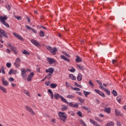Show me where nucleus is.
<instances>
[{
  "label": "nucleus",
  "instance_id": "obj_1",
  "mask_svg": "<svg viewBox=\"0 0 126 126\" xmlns=\"http://www.w3.org/2000/svg\"><path fill=\"white\" fill-rule=\"evenodd\" d=\"M58 116H60V119L61 121H63V123H65V120L67 119V115L64 112H60L59 113Z\"/></svg>",
  "mask_w": 126,
  "mask_h": 126
},
{
  "label": "nucleus",
  "instance_id": "obj_2",
  "mask_svg": "<svg viewBox=\"0 0 126 126\" xmlns=\"http://www.w3.org/2000/svg\"><path fill=\"white\" fill-rule=\"evenodd\" d=\"M7 19V17L5 16L1 17L0 16V22L2 23L3 25H4V26L7 27V28H9V25H8V24H7L6 22H5V20H6Z\"/></svg>",
  "mask_w": 126,
  "mask_h": 126
},
{
  "label": "nucleus",
  "instance_id": "obj_3",
  "mask_svg": "<svg viewBox=\"0 0 126 126\" xmlns=\"http://www.w3.org/2000/svg\"><path fill=\"white\" fill-rule=\"evenodd\" d=\"M47 50L50 52V53H51L52 55H55L56 54V52L58 51V49L56 47H54L53 48L52 47L48 46L47 47Z\"/></svg>",
  "mask_w": 126,
  "mask_h": 126
},
{
  "label": "nucleus",
  "instance_id": "obj_4",
  "mask_svg": "<svg viewBox=\"0 0 126 126\" xmlns=\"http://www.w3.org/2000/svg\"><path fill=\"white\" fill-rule=\"evenodd\" d=\"M25 109L26 111H28V112H29V113H30L31 115H32V116H35V115H36V113H35V112H34V111H33L32 108H31V107H30L28 105L25 106Z\"/></svg>",
  "mask_w": 126,
  "mask_h": 126
},
{
  "label": "nucleus",
  "instance_id": "obj_5",
  "mask_svg": "<svg viewBox=\"0 0 126 126\" xmlns=\"http://www.w3.org/2000/svg\"><path fill=\"white\" fill-rule=\"evenodd\" d=\"M21 71L22 77H23V79L26 80L27 77V74H26V72H27V70L25 69L24 68H22L21 69Z\"/></svg>",
  "mask_w": 126,
  "mask_h": 126
},
{
  "label": "nucleus",
  "instance_id": "obj_6",
  "mask_svg": "<svg viewBox=\"0 0 126 126\" xmlns=\"http://www.w3.org/2000/svg\"><path fill=\"white\" fill-rule=\"evenodd\" d=\"M31 42L32 43V44H33V45L36 46V47H41L40 44L39 43V42H38V41L35 39H31Z\"/></svg>",
  "mask_w": 126,
  "mask_h": 126
},
{
  "label": "nucleus",
  "instance_id": "obj_7",
  "mask_svg": "<svg viewBox=\"0 0 126 126\" xmlns=\"http://www.w3.org/2000/svg\"><path fill=\"white\" fill-rule=\"evenodd\" d=\"M99 88L104 90L109 96L111 95V92H110V91L108 89H106L105 87H104V86H99Z\"/></svg>",
  "mask_w": 126,
  "mask_h": 126
},
{
  "label": "nucleus",
  "instance_id": "obj_8",
  "mask_svg": "<svg viewBox=\"0 0 126 126\" xmlns=\"http://www.w3.org/2000/svg\"><path fill=\"white\" fill-rule=\"evenodd\" d=\"M0 35L2 36H3V37H5V38H8V36H7V34H6V33L4 32V31L1 29L0 28Z\"/></svg>",
  "mask_w": 126,
  "mask_h": 126
},
{
  "label": "nucleus",
  "instance_id": "obj_9",
  "mask_svg": "<svg viewBox=\"0 0 126 126\" xmlns=\"http://www.w3.org/2000/svg\"><path fill=\"white\" fill-rule=\"evenodd\" d=\"M2 83L3 85V86H8L9 83L8 81L7 80H5L4 79V77H2Z\"/></svg>",
  "mask_w": 126,
  "mask_h": 126
},
{
  "label": "nucleus",
  "instance_id": "obj_10",
  "mask_svg": "<svg viewBox=\"0 0 126 126\" xmlns=\"http://www.w3.org/2000/svg\"><path fill=\"white\" fill-rule=\"evenodd\" d=\"M33 76H34V72H32L30 73L28 76L27 81H31V80H32V77H33Z\"/></svg>",
  "mask_w": 126,
  "mask_h": 126
},
{
  "label": "nucleus",
  "instance_id": "obj_11",
  "mask_svg": "<svg viewBox=\"0 0 126 126\" xmlns=\"http://www.w3.org/2000/svg\"><path fill=\"white\" fill-rule=\"evenodd\" d=\"M13 34L16 37V38H17L19 40H21V41H23V37H22L20 35L15 32H13Z\"/></svg>",
  "mask_w": 126,
  "mask_h": 126
},
{
  "label": "nucleus",
  "instance_id": "obj_12",
  "mask_svg": "<svg viewBox=\"0 0 126 126\" xmlns=\"http://www.w3.org/2000/svg\"><path fill=\"white\" fill-rule=\"evenodd\" d=\"M46 72L48 73H54V71H55V69H54V68L53 67H50L48 68V69H46L45 70Z\"/></svg>",
  "mask_w": 126,
  "mask_h": 126
},
{
  "label": "nucleus",
  "instance_id": "obj_13",
  "mask_svg": "<svg viewBox=\"0 0 126 126\" xmlns=\"http://www.w3.org/2000/svg\"><path fill=\"white\" fill-rule=\"evenodd\" d=\"M47 62L49 63V64H52L53 63H56V61L51 58H47Z\"/></svg>",
  "mask_w": 126,
  "mask_h": 126
},
{
  "label": "nucleus",
  "instance_id": "obj_14",
  "mask_svg": "<svg viewBox=\"0 0 126 126\" xmlns=\"http://www.w3.org/2000/svg\"><path fill=\"white\" fill-rule=\"evenodd\" d=\"M61 58L62 60H64V61H65V62H67L68 63H69V62H70V60H69V59L66 58L64 55H61Z\"/></svg>",
  "mask_w": 126,
  "mask_h": 126
},
{
  "label": "nucleus",
  "instance_id": "obj_15",
  "mask_svg": "<svg viewBox=\"0 0 126 126\" xmlns=\"http://www.w3.org/2000/svg\"><path fill=\"white\" fill-rule=\"evenodd\" d=\"M26 27L28 30H32V32H33V33H34L35 34L37 33V31H35L34 29L30 27V26L26 25Z\"/></svg>",
  "mask_w": 126,
  "mask_h": 126
},
{
  "label": "nucleus",
  "instance_id": "obj_16",
  "mask_svg": "<svg viewBox=\"0 0 126 126\" xmlns=\"http://www.w3.org/2000/svg\"><path fill=\"white\" fill-rule=\"evenodd\" d=\"M76 58H77V59H75L76 63H81L82 62V59H81L80 57L76 56Z\"/></svg>",
  "mask_w": 126,
  "mask_h": 126
},
{
  "label": "nucleus",
  "instance_id": "obj_17",
  "mask_svg": "<svg viewBox=\"0 0 126 126\" xmlns=\"http://www.w3.org/2000/svg\"><path fill=\"white\" fill-rule=\"evenodd\" d=\"M54 98H55L56 99V100H59V99H61V98H62V95H61L60 94H58V93H56L54 95Z\"/></svg>",
  "mask_w": 126,
  "mask_h": 126
},
{
  "label": "nucleus",
  "instance_id": "obj_18",
  "mask_svg": "<svg viewBox=\"0 0 126 126\" xmlns=\"http://www.w3.org/2000/svg\"><path fill=\"white\" fill-rule=\"evenodd\" d=\"M11 51L14 52L15 55H17V52L16 51V47L15 46H13L11 48Z\"/></svg>",
  "mask_w": 126,
  "mask_h": 126
},
{
  "label": "nucleus",
  "instance_id": "obj_19",
  "mask_svg": "<svg viewBox=\"0 0 126 126\" xmlns=\"http://www.w3.org/2000/svg\"><path fill=\"white\" fill-rule=\"evenodd\" d=\"M77 79L78 81H81V80H82V74H81V73H79L78 74Z\"/></svg>",
  "mask_w": 126,
  "mask_h": 126
},
{
  "label": "nucleus",
  "instance_id": "obj_20",
  "mask_svg": "<svg viewBox=\"0 0 126 126\" xmlns=\"http://www.w3.org/2000/svg\"><path fill=\"white\" fill-rule=\"evenodd\" d=\"M69 77L72 80H75L76 79V77H75V76H74V75H73L72 74H69Z\"/></svg>",
  "mask_w": 126,
  "mask_h": 126
},
{
  "label": "nucleus",
  "instance_id": "obj_21",
  "mask_svg": "<svg viewBox=\"0 0 126 126\" xmlns=\"http://www.w3.org/2000/svg\"><path fill=\"white\" fill-rule=\"evenodd\" d=\"M39 36H40V37H41L45 36V33L43 31H40Z\"/></svg>",
  "mask_w": 126,
  "mask_h": 126
},
{
  "label": "nucleus",
  "instance_id": "obj_22",
  "mask_svg": "<svg viewBox=\"0 0 126 126\" xmlns=\"http://www.w3.org/2000/svg\"><path fill=\"white\" fill-rule=\"evenodd\" d=\"M104 112H106L108 114H110L111 113V108H104Z\"/></svg>",
  "mask_w": 126,
  "mask_h": 126
},
{
  "label": "nucleus",
  "instance_id": "obj_23",
  "mask_svg": "<svg viewBox=\"0 0 126 126\" xmlns=\"http://www.w3.org/2000/svg\"><path fill=\"white\" fill-rule=\"evenodd\" d=\"M115 114L116 116H119V115L122 116V114H121V112L118 109H115Z\"/></svg>",
  "mask_w": 126,
  "mask_h": 126
},
{
  "label": "nucleus",
  "instance_id": "obj_24",
  "mask_svg": "<svg viewBox=\"0 0 126 126\" xmlns=\"http://www.w3.org/2000/svg\"><path fill=\"white\" fill-rule=\"evenodd\" d=\"M0 90H1V91H2V92H3V93H6V90L4 87H3V86H1V87H0Z\"/></svg>",
  "mask_w": 126,
  "mask_h": 126
},
{
  "label": "nucleus",
  "instance_id": "obj_25",
  "mask_svg": "<svg viewBox=\"0 0 126 126\" xmlns=\"http://www.w3.org/2000/svg\"><path fill=\"white\" fill-rule=\"evenodd\" d=\"M57 86H58V85H57V84L52 83L50 85L51 88H53V89L56 88V87H57Z\"/></svg>",
  "mask_w": 126,
  "mask_h": 126
},
{
  "label": "nucleus",
  "instance_id": "obj_26",
  "mask_svg": "<svg viewBox=\"0 0 126 126\" xmlns=\"http://www.w3.org/2000/svg\"><path fill=\"white\" fill-rule=\"evenodd\" d=\"M60 99L64 103H66V104L68 103V102H67V100H66V99H65V98H64L63 97V96H61V98Z\"/></svg>",
  "mask_w": 126,
  "mask_h": 126
},
{
  "label": "nucleus",
  "instance_id": "obj_27",
  "mask_svg": "<svg viewBox=\"0 0 126 126\" xmlns=\"http://www.w3.org/2000/svg\"><path fill=\"white\" fill-rule=\"evenodd\" d=\"M91 93H90V92H86L85 91H84L83 92V94L85 95V97H87V95L91 94Z\"/></svg>",
  "mask_w": 126,
  "mask_h": 126
},
{
  "label": "nucleus",
  "instance_id": "obj_28",
  "mask_svg": "<svg viewBox=\"0 0 126 126\" xmlns=\"http://www.w3.org/2000/svg\"><path fill=\"white\" fill-rule=\"evenodd\" d=\"M106 126H115V125L114 124V122H110L109 123H108L106 124Z\"/></svg>",
  "mask_w": 126,
  "mask_h": 126
},
{
  "label": "nucleus",
  "instance_id": "obj_29",
  "mask_svg": "<svg viewBox=\"0 0 126 126\" xmlns=\"http://www.w3.org/2000/svg\"><path fill=\"white\" fill-rule=\"evenodd\" d=\"M68 109V107H67L66 105H64V107L61 108L62 111H66L67 109Z\"/></svg>",
  "mask_w": 126,
  "mask_h": 126
},
{
  "label": "nucleus",
  "instance_id": "obj_30",
  "mask_svg": "<svg viewBox=\"0 0 126 126\" xmlns=\"http://www.w3.org/2000/svg\"><path fill=\"white\" fill-rule=\"evenodd\" d=\"M77 67H78V68H79V69H80L81 70H84V68L83 67V66H80L79 65V64H77Z\"/></svg>",
  "mask_w": 126,
  "mask_h": 126
},
{
  "label": "nucleus",
  "instance_id": "obj_31",
  "mask_svg": "<svg viewBox=\"0 0 126 126\" xmlns=\"http://www.w3.org/2000/svg\"><path fill=\"white\" fill-rule=\"evenodd\" d=\"M23 93H24V94H26L28 96H30V93L25 90L23 91Z\"/></svg>",
  "mask_w": 126,
  "mask_h": 126
},
{
  "label": "nucleus",
  "instance_id": "obj_32",
  "mask_svg": "<svg viewBox=\"0 0 126 126\" xmlns=\"http://www.w3.org/2000/svg\"><path fill=\"white\" fill-rule=\"evenodd\" d=\"M63 54H64L65 56H66L67 58H70V55L67 54V53L65 52V51H63Z\"/></svg>",
  "mask_w": 126,
  "mask_h": 126
},
{
  "label": "nucleus",
  "instance_id": "obj_33",
  "mask_svg": "<svg viewBox=\"0 0 126 126\" xmlns=\"http://www.w3.org/2000/svg\"><path fill=\"white\" fill-rule=\"evenodd\" d=\"M112 94H113L114 96H116L118 95V93H117V92L113 90L112 92Z\"/></svg>",
  "mask_w": 126,
  "mask_h": 126
},
{
  "label": "nucleus",
  "instance_id": "obj_34",
  "mask_svg": "<svg viewBox=\"0 0 126 126\" xmlns=\"http://www.w3.org/2000/svg\"><path fill=\"white\" fill-rule=\"evenodd\" d=\"M94 91H95V92H96V93L98 94V95H100L101 94V93L102 92V91H101L98 89H95Z\"/></svg>",
  "mask_w": 126,
  "mask_h": 126
},
{
  "label": "nucleus",
  "instance_id": "obj_35",
  "mask_svg": "<svg viewBox=\"0 0 126 126\" xmlns=\"http://www.w3.org/2000/svg\"><path fill=\"white\" fill-rule=\"evenodd\" d=\"M90 122L91 123V124H93V125H96L97 123H96V122L95 121H94L93 120L90 119Z\"/></svg>",
  "mask_w": 126,
  "mask_h": 126
},
{
  "label": "nucleus",
  "instance_id": "obj_36",
  "mask_svg": "<svg viewBox=\"0 0 126 126\" xmlns=\"http://www.w3.org/2000/svg\"><path fill=\"white\" fill-rule=\"evenodd\" d=\"M71 89L75 90V91H80V89L78 88H73V87H71Z\"/></svg>",
  "mask_w": 126,
  "mask_h": 126
},
{
  "label": "nucleus",
  "instance_id": "obj_37",
  "mask_svg": "<svg viewBox=\"0 0 126 126\" xmlns=\"http://www.w3.org/2000/svg\"><path fill=\"white\" fill-rule=\"evenodd\" d=\"M24 55H30V53L27 51L26 50H24V51L22 52Z\"/></svg>",
  "mask_w": 126,
  "mask_h": 126
},
{
  "label": "nucleus",
  "instance_id": "obj_38",
  "mask_svg": "<svg viewBox=\"0 0 126 126\" xmlns=\"http://www.w3.org/2000/svg\"><path fill=\"white\" fill-rule=\"evenodd\" d=\"M7 67H8V68H10V67H11V63H7L6 64Z\"/></svg>",
  "mask_w": 126,
  "mask_h": 126
},
{
  "label": "nucleus",
  "instance_id": "obj_39",
  "mask_svg": "<svg viewBox=\"0 0 126 126\" xmlns=\"http://www.w3.org/2000/svg\"><path fill=\"white\" fill-rule=\"evenodd\" d=\"M65 85L66 86V87H67L68 88V87H72V86H71V85H70L69 83H67V82H65Z\"/></svg>",
  "mask_w": 126,
  "mask_h": 126
},
{
  "label": "nucleus",
  "instance_id": "obj_40",
  "mask_svg": "<svg viewBox=\"0 0 126 126\" xmlns=\"http://www.w3.org/2000/svg\"><path fill=\"white\" fill-rule=\"evenodd\" d=\"M1 69L2 70V73L4 74L5 73V71H4V67H3V66H1Z\"/></svg>",
  "mask_w": 126,
  "mask_h": 126
},
{
  "label": "nucleus",
  "instance_id": "obj_41",
  "mask_svg": "<svg viewBox=\"0 0 126 126\" xmlns=\"http://www.w3.org/2000/svg\"><path fill=\"white\" fill-rule=\"evenodd\" d=\"M77 99H78L79 101H80V102L81 103H83V102H84V99H83L79 97H77Z\"/></svg>",
  "mask_w": 126,
  "mask_h": 126
},
{
  "label": "nucleus",
  "instance_id": "obj_42",
  "mask_svg": "<svg viewBox=\"0 0 126 126\" xmlns=\"http://www.w3.org/2000/svg\"><path fill=\"white\" fill-rule=\"evenodd\" d=\"M80 122L83 126H87V125H86V124H85V122H84V121H83V120H80Z\"/></svg>",
  "mask_w": 126,
  "mask_h": 126
},
{
  "label": "nucleus",
  "instance_id": "obj_43",
  "mask_svg": "<svg viewBox=\"0 0 126 126\" xmlns=\"http://www.w3.org/2000/svg\"><path fill=\"white\" fill-rule=\"evenodd\" d=\"M89 84H90V86H92V87H94V84L92 82V81L90 80L89 81Z\"/></svg>",
  "mask_w": 126,
  "mask_h": 126
},
{
  "label": "nucleus",
  "instance_id": "obj_44",
  "mask_svg": "<svg viewBox=\"0 0 126 126\" xmlns=\"http://www.w3.org/2000/svg\"><path fill=\"white\" fill-rule=\"evenodd\" d=\"M116 99H117V101H118V102H119V103H121V96H118Z\"/></svg>",
  "mask_w": 126,
  "mask_h": 126
},
{
  "label": "nucleus",
  "instance_id": "obj_45",
  "mask_svg": "<svg viewBox=\"0 0 126 126\" xmlns=\"http://www.w3.org/2000/svg\"><path fill=\"white\" fill-rule=\"evenodd\" d=\"M14 17L17 19V20H21V16H15L14 15Z\"/></svg>",
  "mask_w": 126,
  "mask_h": 126
},
{
  "label": "nucleus",
  "instance_id": "obj_46",
  "mask_svg": "<svg viewBox=\"0 0 126 126\" xmlns=\"http://www.w3.org/2000/svg\"><path fill=\"white\" fill-rule=\"evenodd\" d=\"M14 65H15V66L17 68L19 67V66H20V65L19 64V63L15 62L14 63Z\"/></svg>",
  "mask_w": 126,
  "mask_h": 126
},
{
  "label": "nucleus",
  "instance_id": "obj_47",
  "mask_svg": "<svg viewBox=\"0 0 126 126\" xmlns=\"http://www.w3.org/2000/svg\"><path fill=\"white\" fill-rule=\"evenodd\" d=\"M69 71H70L71 72H75V69L73 68V67H72V69H68Z\"/></svg>",
  "mask_w": 126,
  "mask_h": 126
},
{
  "label": "nucleus",
  "instance_id": "obj_48",
  "mask_svg": "<svg viewBox=\"0 0 126 126\" xmlns=\"http://www.w3.org/2000/svg\"><path fill=\"white\" fill-rule=\"evenodd\" d=\"M77 115L79 116V117L82 118V113H81V112L78 111L77 112Z\"/></svg>",
  "mask_w": 126,
  "mask_h": 126
},
{
  "label": "nucleus",
  "instance_id": "obj_49",
  "mask_svg": "<svg viewBox=\"0 0 126 126\" xmlns=\"http://www.w3.org/2000/svg\"><path fill=\"white\" fill-rule=\"evenodd\" d=\"M5 7L7 8V10H10V5L9 4H6Z\"/></svg>",
  "mask_w": 126,
  "mask_h": 126
},
{
  "label": "nucleus",
  "instance_id": "obj_50",
  "mask_svg": "<svg viewBox=\"0 0 126 126\" xmlns=\"http://www.w3.org/2000/svg\"><path fill=\"white\" fill-rule=\"evenodd\" d=\"M99 95H100V96H101L103 98H105V97H106V95H105V94H104V93H103V92H101V93H100V94H99Z\"/></svg>",
  "mask_w": 126,
  "mask_h": 126
},
{
  "label": "nucleus",
  "instance_id": "obj_51",
  "mask_svg": "<svg viewBox=\"0 0 126 126\" xmlns=\"http://www.w3.org/2000/svg\"><path fill=\"white\" fill-rule=\"evenodd\" d=\"M20 62H21V60H20V59H19V58H17L16 60L15 63H20Z\"/></svg>",
  "mask_w": 126,
  "mask_h": 126
},
{
  "label": "nucleus",
  "instance_id": "obj_52",
  "mask_svg": "<svg viewBox=\"0 0 126 126\" xmlns=\"http://www.w3.org/2000/svg\"><path fill=\"white\" fill-rule=\"evenodd\" d=\"M67 98H68L69 99H72L73 98V96L72 95L69 94L67 95Z\"/></svg>",
  "mask_w": 126,
  "mask_h": 126
},
{
  "label": "nucleus",
  "instance_id": "obj_53",
  "mask_svg": "<svg viewBox=\"0 0 126 126\" xmlns=\"http://www.w3.org/2000/svg\"><path fill=\"white\" fill-rule=\"evenodd\" d=\"M14 81V78H12V77H10L9 78V81H10V82H12V81Z\"/></svg>",
  "mask_w": 126,
  "mask_h": 126
},
{
  "label": "nucleus",
  "instance_id": "obj_54",
  "mask_svg": "<svg viewBox=\"0 0 126 126\" xmlns=\"http://www.w3.org/2000/svg\"><path fill=\"white\" fill-rule=\"evenodd\" d=\"M12 72H13V69H11L9 71V75H11V74H12Z\"/></svg>",
  "mask_w": 126,
  "mask_h": 126
},
{
  "label": "nucleus",
  "instance_id": "obj_55",
  "mask_svg": "<svg viewBox=\"0 0 126 126\" xmlns=\"http://www.w3.org/2000/svg\"><path fill=\"white\" fill-rule=\"evenodd\" d=\"M83 109L86 110V111H88V110H90V108H88V107H86V106H82Z\"/></svg>",
  "mask_w": 126,
  "mask_h": 126
},
{
  "label": "nucleus",
  "instance_id": "obj_56",
  "mask_svg": "<svg viewBox=\"0 0 126 126\" xmlns=\"http://www.w3.org/2000/svg\"><path fill=\"white\" fill-rule=\"evenodd\" d=\"M67 104H68V105L70 107H73V104H72V102H68V103H67Z\"/></svg>",
  "mask_w": 126,
  "mask_h": 126
},
{
  "label": "nucleus",
  "instance_id": "obj_57",
  "mask_svg": "<svg viewBox=\"0 0 126 126\" xmlns=\"http://www.w3.org/2000/svg\"><path fill=\"white\" fill-rule=\"evenodd\" d=\"M26 19H27L28 21V23H30V22H31V19L30 18H29L28 16H26Z\"/></svg>",
  "mask_w": 126,
  "mask_h": 126
},
{
  "label": "nucleus",
  "instance_id": "obj_58",
  "mask_svg": "<svg viewBox=\"0 0 126 126\" xmlns=\"http://www.w3.org/2000/svg\"><path fill=\"white\" fill-rule=\"evenodd\" d=\"M117 126H122V124L120 121H117Z\"/></svg>",
  "mask_w": 126,
  "mask_h": 126
},
{
  "label": "nucleus",
  "instance_id": "obj_59",
  "mask_svg": "<svg viewBox=\"0 0 126 126\" xmlns=\"http://www.w3.org/2000/svg\"><path fill=\"white\" fill-rule=\"evenodd\" d=\"M118 63V61L116 60H112V63L113 64H115V63Z\"/></svg>",
  "mask_w": 126,
  "mask_h": 126
},
{
  "label": "nucleus",
  "instance_id": "obj_60",
  "mask_svg": "<svg viewBox=\"0 0 126 126\" xmlns=\"http://www.w3.org/2000/svg\"><path fill=\"white\" fill-rule=\"evenodd\" d=\"M50 94L51 95V98L54 99V94H53V92L51 93Z\"/></svg>",
  "mask_w": 126,
  "mask_h": 126
},
{
  "label": "nucleus",
  "instance_id": "obj_61",
  "mask_svg": "<svg viewBox=\"0 0 126 126\" xmlns=\"http://www.w3.org/2000/svg\"><path fill=\"white\" fill-rule=\"evenodd\" d=\"M73 108H78V104H76L73 105Z\"/></svg>",
  "mask_w": 126,
  "mask_h": 126
},
{
  "label": "nucleus",
  "instance_id": "obj_62",
  "mask_svg": "<svg viewBox=\"0 0 126 126\" xmlns=\"http://www.w3.org/2000/svg\"><path fill=\"white\" fill-rule=\"evenodd\" d=\"M95 120L96 121H98V122H101V119L98 117H95Z\"/></svg>",
  "mask_w": 126,
  "mask_h": 126
},
{
  "label": "nucleus",
  "instance_id": "obj_63",
  "mask_svg": "<svg viewBox=\"0 0 126 126\" xmlns=\"http://www.w3.org/2000/svg\"><path fill=\"white\" fill-rule=\"evenodd\" d=\"M47 77H49V76H48V75H46L45 77H44V78H43L41 81H45V79H46Z\"/></svg>",
  "mask_w": 126,
  "mask_h": 126
},
{
  "label": "nucleus",
  "instance_id": "obj_64",
  "mask_svg": "<svg viewBox=\"0 0 126 126\" xmlns=\"http://www.w3.org/2000/svg\"><path fill=\"white\" fill-rule=\"evenodd\" d=\"M36 71L37 72H40V67L37 68Z\"/></svg>",
  "mask_w": 126,
  "mask_h": 126
}]
</instances>
